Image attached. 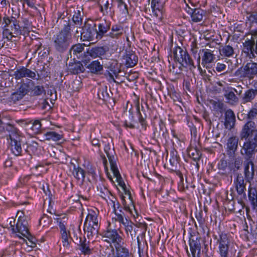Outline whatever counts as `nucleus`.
Listing matches in <instances>:
<instances>
[{
    "instance_id": "61",
    "label": "nucleus",
    "mask_w": 257,
    "mask_h": 257,
    "mask_svg": "<svg viewBox=\"0 0 257 257\" xmlns=\"http://www.w3.org/2000/svg\"><path fill=\"white\" fill-rule=\"evenodd\" d=\"M178 190L181 192H185L189 188V186L187 182V178L184 181V178L183 180H180L178 182Z\"/></svg>"
},
{
    "instance_id": "38",
    "label": "nucleus",
    "mask_w": 257,
    "mask_h": 257,
    "mask_svg": "<svg viewBox=\"0 0 257 257\" xmlns=\"http://www.w3.org/2000/svg\"><path fill=\"white\" fill-rule=\"evenodd\" d=\"M135 105L137 110V113L138 116V120L139 123L141 124L142 126V128L144 130L146 131L148 126V122L146 120L147 118V114L144 113V114H142L140 109V104L139 100H137L135 102Z\"/></svg>"
},
{
    "instance_id": "43",
    "label": "nucleus",
    "mask_w": 257,
    "mask_h": 257,
    "mask_svg": "<svg viewBox=\"0 0 257 257\" xmlns=\"http://www.w3.org/2000/svg\"><path fill=\"white\" fill-rule=\"evenodd\" d=\"M242 165V160L241 158H236L232 162L228 163V168L230 172L234 173L239 170Z\"/></svg>"
},
{
    "instance_id": "50",
    "label": "nucleus",
    "mask_w": 257,
    "mask_h": 257,
    "mask_svg": "<svg viewBox=\"0 0 257 257\" xmlns=\"http://www.w3.org/2000/svg\"><path fill=\"white\" fill-rule=\"evenodd\" d=\"M46 140H53L59 141L63 138V135L55 132L49 131L44 133Z\"/></svg>"
},
{
    "instance_id": "26",
    "label": "nucleus",
    "mask_w": 257,
    "mask_h": 257,
    "mask_svg": "<svg viewBox=\"0 0 257 257\" xmlns=\"http://www.w3.org/2000/svg\"><path fill=\"white\" fill-rule=\"evenodd\" d=\"M124 64L126 67H133L136 65L138 62V57L136 53L132 50H126L123 56Z\"/></svg>"
},
{
    "instance_id": "17",
    "label": "nucleus",
    "mask_w": 257,
    "mask_h": 257,
    "mask_svg": "<svg viewBox=\"0 0 257 257\" xmlns=\"http://www.w3.org/2000/svg\"><path fill=\"white\" fill-rule=\"evenodd\" d=\"M111 23L109 20L104 19L97 24L98 30L97 29L96 40H101L104 37H108Z\"/></svg>"
},
{
    "instance_id": "6",
    "label": "nucleus",
    "mask_w": 257,
    "mask_h": 257,
    "mask_svg": "<svg viewBox=\"0 0 257 257\" xmlns=\"http://www.w3.org/2000/svg\"><path fill=\"white\" fill-rule=\"evenodd\" d=\"M247 182H249L244 178L242 174L236 173L233 182L236 194H235L234 196H232L231 199L228 198L230 201H232L234 199L236 200L237 203L241 205L243 208L245 205L244 200H246L247 198L246 187Z\"/></svg>"
},
{
    "instance_id": "8",
    "label": "nucleus",
    "mask_w": 257,
    "mask_h": 257,
    "mask_svg": "<svg viewBox=\"0 0 257 257\" xmlns=\"http://www.w3.org/2000/svg\"><path fill=\"white\" fill-rule=\"evenodd\" d=\"M95 20L86 18L80 28L81 40L83 41H92L96 39L97 23Z\"/></svg>"
},
{
    "instance_id": "30",
    "label": "nucleus",
    "mask_w": 257,
    "mask_h": 257,
    "mask_svg": "<svg viewBox=\"0 0 257 257\" xmlns=\"http://www.w3.org/2000/svg\"><path fill=\"white\" fill-rule=\"evenodd\" d=\"M108 50V47L106 46L99 47L95 46L88 48V53L91 56L92 58H96L105 55Z\"/></svg>"
},
{
    "instance_id": "23",
    "label": "nucleus",
    "mask_w": 257,
    "mask_h": 257,
    "mask_svg": "<svg viewBox=\"0 0 257 257\" xmlns=\"http://www.w3.org/2000/svg\"><path fill=\"white\" fill-rule=\"evenodd\" d=\"M242 76L246 77L249 80L252 79L254 77H257V63L248 62L243 67Z\"/></svg>"
},
{
    "instance_id": "64",
    "label": "nucleus",
    "mask_w": 257,
    "mask_h": 257,
    "mask_svg": "<svg viewBox=\"0 0 257 257\" xmlns=\"http://www.w3.org/2000/svg\"><path fill=\"white\" fill-rule=\"evenodd\" d=\"M247 19L251 25H257V11L250 13Z\"/></svg>"
},
{
    "instance_id": "15",
    "label": "nucleus",
    "mask_w": 257,
    "mask_h": 257,
    "mask_svg": "<svg viewBox=\"0 0 257 257\" xmlns=\"http://www.w3.org/2000/svg\"><path fill=\"white\" fill-rule=\"evenodd\" d=\"M102 236L103 237L108 238L110 241H107L112 243L114 246L124 240V239L119 234L117 230L116 229H111L107 227L106 230L102 232Z\"/></svg>"
},
{
    "instance_id": "4",
    "label": "nucleus",
    "mask_w": 257,
    "mask_h": 257,
    "mask_svg": "<svg viewBox=\"0 0 257 257\" xmlns=\"http://www.w3.org/2000/svg\"><path fill=\"white\" fill-rule=\"evenodd\" d=\"M20 21L13 16L5 14L3 21V34L8 39L12 40L13 37H18L22 34V28Z\"/></svg>"
},
{
    "instance_id": "36",
    "label": "nucleus",
    "mask_w": 257,
    "mask_h": 257,
    "mask_svg": "<svg viewBox=\"0 0 257 257\" xmlns=\"http://www.w3.org/2000/svg\"><path fill=\"white\" fill-rule=\"evenodd\" d=\"M77 249L81 251V254L84 255H89L92 252V249L90 247V242L87 241L84 237L83 240L80 241L78 244H76Z\"/></svg>"
},
{
    "instance_id": "44",
    "label": "nucleus",
    "mask_w": 257,
    "mask_h": 257,
    "mask_svg": "<svg viewBox=\"0 0 257 257\" xmlns=\"http://www.w3.org/2000/svg\"><path fill=\"white\" fill-rule=\"evenodd\" d=\"M88 221H89V223H91L92 224V225H98L97 214L94 210L92 209L88 210V213L86 216L84 223V226L86 224Z\"/></svg>"
},
{
    "instance_id": "25",
    "label": "nucleus",
    "mask_w": 257,
    "mask_h": 257,
    "mask_svg": "<svg viewBox=\"0 0 257 257\" xmlns=\"http://www.w3.org/2000/svg\"><path fill=\"white\" fill-rule=\"evenodd\" d=\"M115 205L114 202H113V212L117 217L116 220L124 225L125 232L127 234H128V232L131 233L134 229V223L132 221L128 220L127 218H125L124 220L123 218L124 213L118 214L117 213L115 210Z\"/></svg>"
},
{
    "instance_id": "46",
    "label": "nucleus",
    "mask_w": 257,
    "mask_h": 257,
    "mask_svg": "<svg viewBox=\"0 0 257 257\" xmlns=\"http://www.w3.org/2000/svg\"><path fill=\"white\" fill-rule=\"evenodd\" d=\"M217 169L219 170L218 174L221 176H227L226 169L228 167V163L224 158H221L218 162Z\"/></svg>"
},
{
    "instance_id": "48",
    "label": "nucleus",
    "mask_w": 257,
    "mask_h": 257,
    "mask_svg": "<svg viewBox=\"0 0 257 257\" xmlns=\"http://www.w3.org/2000/svg\"><path fill=\"white\" fill-rule=\"evenodd\" d=\"M256 94L255 91L253 89H249L247 90L241 98L242 103H246L251 102L253 100L255 97Z\"/></svg>"
},
{
    "instance_id": "40",
    "label": "nucleus",
    "mask_w": 257,
    "mask_h": 257,
    "mask_svg": "<svg viewBox=\"0 0 257 257\" xmlns=\"http://www.w3.org/2000/svg\"><path fill=\"white\" fill-rule=\"evenodd\" d=\"M232 88L227 87V88H224L223 89L224 93V96L227 100V102L231 104H235L238 101V97L235 95L234 92L230 89H232Z\"/></svg>"
},
{
    "instance_id": "51",
    "label": "nucleus",
    "mask_w": 257,
    "mask_h": 257,
    "mask_svg": "<svg viewBox=\"0 0 257 257\" xmlns=\"http://www.w3.org/2000/svg\"><path fill=\"white\" fill-rule=\"evenodd\" d=\"M128 120H126L124 121V126L126 127L134 129L135 128V126L133 124V122L135 121V117L134 115V110L132 104L131 105V108H130L128 110Z\"/></svg>"
},
{
    "instance_id": "45",
    "label": "nucleus",
    "mask_w": 257,
    "mask_h": 257,
    "mask_svg": "<svg viewBox=\"0 0 257 257\" xmlns=\"http://www.w3.org/2000/svg\"><path fill=\"white\" fill-rule=\"evenodd\" d=\"M210 103L212 105L213 110L218 114H222L225 110V104L219 100H210Z\"/></svg>"
},
{
    "instance_id": "14",
    "label": "nucleus",
    "mask_w": 257,
    "mask_h": 257,
    "mask_svg": "<svg viewBox=\"0 0 257 257\" xmlns=\"http://www.w3.org/2000/svg\"><path fill=\"white\" fill-rule=\"evenodd\" d=\"M115 251L113 250L112 255L110 257H133L130 251L127 244L123 241L116 244L114 246Z\"/></svg>"
},
{
    "instance_id": "63",
    "label": "nucleus",
    "mask_w": 257,
    "mask_h": 257,
    "mask_svg": "<svg viewBox=\"0 0 257 257\" xmlns=\"http://www.w3.org/2000/svg\"><path fill=\"white\" fill-rule=\"evenodd\" d=\"M124 77L130 82L136 80L139 77V73L136 71H131L128 73H125Z\"/></svg>"
},
{
    "instance_id": "3",
    "label": "nucleus",
    "mask_w": 257,
    "mask_h": 257,
    "mask_svg": "<svg viewBox=\"0 0 257 257\" xmlns=\"http://www.w3.org/2000/svg\"><path fill=\"white\" fill-rule=\"evenodd\" d=\"M55 50L59 53H64L68 49L72 42V32L62 27L58 33L53 38Z\"/></svg>"
},
{
    "instance_id": "24",
    "label": "nucleus",
    "mask_w": 257,
    "mask_h": 257,
    "mask_svg": "<svg viewBox=\"0 0 257 257\" xmlns=\"http://www.w3.org/2000/svg\"><path fill=\"white\" fill-rule=\"evenodd\" d=\"M11 75L14 76L15 78L17 80L20 79L23 77H29L35 79L36 76L35 72L24 66L17 69Z\"/></svg>"
},
{
    "instance_id": "56",
    "label": "nucleus",
    "mask_w": 257,
    "mask_h": 257,
    "mask_svg": "<svg viewBox=\"0 0 257 257\" xmlns=\"http://www.w3.org/2000/svg\"><path fill=\"white\" fill-rule=\"evenodd\" d=\"M38 147V144L35 141H32L31 143L27 145V148L25 150V151L28 155H32L37 151Z\"/></svg>"
},
{
    "instance_id": "34",
    "label": "nucleus",
    "mask_w": 257,
    "mask_h": 257,
    "mask_svg": "<svg viewBox=\"0 0 257 257\" xmlns=\"http://www.w3.org/2000/svg\"><path fill=\"white\" fill-rule=\"evenodd\" d=\"M69 71L73 74H78L85 71V66L80 61L70 62L68 65Z\"/></svg>"
},
{
    "instance_id": "28",
    "label": "nucleus",
    "mask_w": 257,
    "mask_h": 257,
    "mask_svg": "<svg viewBox=\"0 0 257 257\" xmlns=\"http://www.w3.org/2000/svg\"><path fill=\"white\" fill-rule=\"evenodd\" d=\"M257 35L251 36V39H247L243 43L244 48L247 51V52H250L251 54L257 55V45H256Z\"/></svg>"
},
{
    "instance_id": "33",
    "label": "nucleus",
    "mask_w": 257,
    "mask_h": 257,
    "mask_svg": "<svg viewBox=\"0 0 257 257\" xmlns=\"http://www.w3.org/2000/svg\"><path fill=\"white\" fill-rule=\"evenodd\" d=\"M88 69V72L96 75L101 74L103 71V65L97 60H93L89 63L85 67Z\"/></svg>"
},
{
    "instance_id": "22",
    "label": "nucleus",
    "mask_w": 257,
    "mask_h": 257,
    "mask_svg": "<svg viewBox=\"0 0 257 257\" xmlns=\"http://www.w3.org/2000/svg\"><path fill=\"white\" fill-rule=\"evenodd\" d=\"M185 11L188 14L190 15L192 21L195 23L201 21L205 14V11L202 9L192 8L188 4H186Z\"/></svg>"
},
{
    "instance_id": "27",
    "label": "nucleus",
    "mask_w": 257,
    "mask_h": 257,
    "mask_svg": "<svg viewBox=\"0 0 257 257\" xmlns=\"http://www.w3.org/2000/svg\"><path fill=\"white\" fill-rule=\"evenodd\" d=\"M202 53L203 55L202 56V62L201 64L203 67L207 66V65L209 64L214 62L215 59V55H214L209 49H202L200 50L199 54Z\"/></svg>"
},
{
    "instance_id": "53",
    "label": "nucleus",
    "mask_w": 257,
    "mask_h": 257,
    "mask_svg": "<svg viewBox=\"0 0 257 257\" xmlns=\"http://www.w3.org/2000/svg\"><path fill=\"white\" fill-rule=\"evenodd\" d=\"M62 242L64 247L68 248L71 242V236L69 231L61 233Z\"/></svg>"
},
{
    "instance_id": "42",
    "label": "nucleus",
    "mask_w": 257,
    "mask_h": 257,
    "mask_svg": "<svg viewBox=\"0 0 257 257\" xmlns=\"http://www.w3.org/2000/svg\"><path fill=\"white\" fill-rule=\"evenodd\" d=\"M72 174L74 178L77 180H81L82 182L84 181L85 178V171L80 166H76L74 165Z\"/></svg>"
},
{
    "instance_id": "20",
    "label": "nucleus",
    "mask_w": 257,
    "mask_h": 257,
    "mask_svg": "<svg viewBox=\"0 0 257 257\" xmlns=\"http://www.w3.org/2000/svg\"><path fill=\"white\" fill-rule=\"evenodd\" d=\"M22 138L20 134L16 137L13 136V138L10 139L11 151L16 156L22 155Z\"/></svg>"
},
{
    "instance_id": "16",
    "label": "nucleus",
    "mask_w": 257,
    "mask_h": 257,
    "mask_svg": "<svg viewBox=\"0 0 257 257\" xmlns=\"http://www.w3.org/2000/svg\"><path fill=\"white\" fill-rule=\"evenodd\" d=\"M239 138L236 136L229 137L226 144V153L230 158H234L238 149Z\"/></svg>"
},
{
    "instance_id": "11",
    "label": "nucleus",
    "mask_w": 257,
    "mask_h": 257,
    "mask_svg": "<svg viewBox=\"0 0 257 257\" xmlns=\"http://www.w3.org/2000/svg\"><path fill=\"white\" fill-rule=\"evenodd\" d=\"M107 69L104 72L103 75L108 81L116 83L115 80L117 78L119 73L121 72L120 67L116 61L109 62L108 66L105 67Z\"/></svg>"
},
{
    "instance_id": "47",
    "label": "nucleus",
    "mask_w": 257,
    "mask_h": 257,
    "mask_svg": "<svg viewBox=\"0 0 257 257\" xmlns=\"http://www.w3.org/2000/svg\"><path fill=\"white\" fill-rule=\"evenodd\" d=\"M45 94V90L43 86L37 85L35 86V83L33 84V86L31 90L30 91L29 95L31 97L40 96L43 94Z\"/></svg>"
},
{
    "instance_id": "29",
    "label": "nucleus",
    "mask_w": 257,
    "mask_h": 257,
    "mask_svg": "<svg viewBox=\"0 0 257 257\" xmlns=\"http://www.w3.org/2000/svg\"><path fill=\"white\" fill-rule=\"evenodd\" d=\"M225 121L224 125L226 128L231 129L234 127L235 123V113L231 109H227L224 113Z\"/></svg>"
},
{
    "instance_id": "62",
    "label": "nucleus",
    "mask_w": 257,
    "mask_h": 257,
    "mask_svg": "<svg viewBox=\"0 0 257 257\" xmlns=\"http://www.w3.org/2000/svg\"><path fill=\"white\" fill-rule=\"evenodd\" d=\"M169 95L171 97V98L173 99L174 101H179L181 102V98L180 95L179 93H178L174 88L171 89L168 92Z\"/></svg>"
},
{
    "instance_id": "37",
    "label": "nucleus",
    "mask_w": 257,
    "mask_h": 257,
    "mask_svg": "<svg viewBox=\"0 0 257 257\" xmlns=\"http://www.w3.org/2000/svg\"><path fill=\"white\" fill-rule=\"evenodd\" d=\"M85 45L81 43H77L73 45L69 49L68 53L71 56L72 53L74 56L79 59L82 55L84 50Z\"/></svg>"
},
{
    "instance_id": "57",
    "label": "nucleus",
    "mask_w": 257,
    "mask_h": 257,
    "mask_svg": "<svg viewBox=\"0 0 257 257\" xmlns=\"http://www.w3.org/2000/svg\"><path fill=\"white\" fill-rule=\"evenodd\" d=\"M52 223V219L47 214H44L39 219V225L43 227H48Z\"/></svg>"
},
{
    "instance_id": "54",
    "label": "nucleus",
    "mask_w": 257,
    "mask_h": 257,
    "mask_svg": "<svg viewBox=\"0 0 257 257\" xmlns=\"http://www.w3.org/2000/svg\"><path fill=\"white\" fill-rule=\"evenodd\" d=\"M257 115V107H252L251 109L249 110V111L248 112V113L246 115V118L248 119V120L246 121V123H245L243 126H242V128L241 129V131L242 130L244 126L248 122H251L252 123L254 122V124L255 125V126L257 127V125L255 123V122L252 120L255 117H256Z\"/></svg>"
},
{
    "instance_id": "35",
    "label": "nucleus",
    "mask_w": 257,
    "mask_h": 257,
    "mask_svg": "<svg viewBox=\"0 0 257 257\" xmlns=\"http://www.w3.org/2000/svg\"><path fill=\"white\" fill-rule=\"evenodd\" d=\"M247 197L252 209L257 210V190L250 185L248 188Z\"/></svg>"
},
{
    "instance_id": "31",
    "label": "nucleus",
    "mask_w": 257,
    "mask_h": 257,
    "mask_svg": "<svg viewBox=\"0 0 257 257\" xmlns=\"http://www.w3.org/2000/svg\"><path fill=\"white\" fill-rule=\"evenodd\" d=\"M99 7L100 12L103 15H107L111 12L113 0H95Z\"/></svg>"
},
{
    "instance_id": "18",
    "label": "nucleus",
    "mask_w": 257,
    "mask_h": 257,
    "mask_svg": "<svg viewBox=\"0 0 257 257\" xmlns=\"http://www.w3.org/2000/svg\"><path fill=\"white\" fill-rule=\"evenodd\" d=\"M97 94L98 98L102 100L105 104L111 103V101L114 104V99L112 97L113 94L106 86H100L97 90Z\"/></svg>"
},
{
    "instance_id": "2",
    "label": "nucleus",
    "mask_w": 257,
    "mask_h": 257,
    "mask_svg": "<svg viewBox=\"0 0 257 257\" xmlns=\"http://www.w3.org/2000/svg\"><path fill=\"white\" fill-rule=\"evenodd\" d=\"M67 12L62 13H59L58 20H60L62 27L66 28L70 32H72L75 28L76 33H78V28H80L83 24V12L77 8L74 10L73 15H70Z\"/></svg>"
},
{
    "instance_id": "52",
    "label": "nucleus",
    "mask_w": 257,
    "mask_h": 257,
    "mask_svg": "<svg viewBox=\"0 0 257 257\" xmlns=\"http://www.w3.org/2000/svg\"><path fill=\"white\" fill-rule=\"evenodd\" d=\"M219 52L221 56L227 57H232L234 54V49L229 45L223 46L219 49Z\"/></svg>"
},
{
    "instance_id": "41",
    "label": "nucleus",
    "mask_w": 257,
    "mask_h": 257,
    "mask_svg": "<svg viewBox=\"0 0 257 257\" xmlns=\"http://www.w3.org/2000/svg\"><path fill=\"white\" fill-rule=\"evenodd\" d=\"M111 31L109 32L108 37L113 39H118L122 34L123 27L119 24L112 25L110 28Z\"/></svg>"
},
{
    "instance_id": "10",
    "label": "nucleus",
    "mask_w": 257,
    "mask_h": 257,
    "mask_svg": "<svg viewBox=\"0 0 257 257\" xmlns=\"http://www.w3.org/2000/svg\"><path fill=\"white\" fill-rule=\"evenodd\" d=\"M101 142L104 145V151L106 153L107 157L109 160L110 167H113L116 164L117 160L114 148H111V145H113V140L111 138H107L104 137L102 138Z\"/></svg>"
},
{
    "instance_id": "39",
    "label": "nucleus",
    "mask_w": 257,
    "mask_h": 257,
    "mask_svg": "<svg viewBox=\"0 0 257 257\" xmlns=\"http://www.w3.org/2000/svg\"><path fill=\"white\" fill-rule=\"evenodd\" d=\"M180 161V158L178 154V152L175 150L171 151L169 160L170 164L168 169L170 171L178 168V166H179Z\"/></svg>"
},
{
    "instance_id": "19",
    "label": "nucleus",
    "mask_w": 257,
    "mask_h": 257,
    "mask_svg": "<svg viewBox=\"0 0 257 257\" xmlns=\"http://www.w3.org/2000/svg\"><path fill=\"white\" fill-rule=\"evenodd\" d=\"M201 238L200 237L190 234L189 240V245L193 257H196L195 255L196 252L197 257H199V255L200 254L201 248Z\"/></svg>"
},
{
    "instance_id": "9",
    "label": "nucleus",
    "mask_w": 257,
    "mask_h": 257,
    "mask_svg": "<svg viewBox=\"0 0 257 257\" xmlns=\"http://www.w3.org/2000/svg\"><path fill=\"white\" fill-rule=\"evenodd\" d=\"M34 83V82L30 79L26 82L21 83L17 90L11 94L10 97L11 100L16 102L23 99L26 95L30 93Z\"/></svg>"
},
{
    "instance_id": "7",
    "label": "nucleus",
    "mask_w": 257,
    "mask_h": 257,
    "mask_svg": "<svg viewBox=\"0 0 257 257\" xmlns=\"http://www.w3.org/2000/svg\"><path fill=\"white\" fill-rule=\"evenodd\" d=\"M213 237L216 240L219 257H230V252L232 248V243L229 234L224 231H220L218 232V236L213 234Z\"/></svg>"
},
{
    "instance_id": "32",
    "label": "nucleus",
    "mask_w": 257,
    "mask_h": 257,
    "mask_svg": "<svg viewBox=\"0 0 257 257\" xmlns=\"http://www.w3.org/2000/svg\"><path fill=\"white\" fill-rule=\"evenodd\" d=\"M187 152L188 156L196 163V165L198 167V162L200 160L202 155L201 150L196 146H191L187 149Z\"/></svg>"
},
{
    "instance_id": "13",
    "label": "nucleus",
    "mask_w": 257,
    "mask_h": 257,
    "mask_svg": "<svg viewBox=\"0 0 257 257\" xmlns=\"http://www.w3.org/2000/svg\"><path fill=\"white\" fill-rule=\"evenodd\" d=\"M153 138L157 141H165V142H167L169 139V133L165 123L162 120L159 122L158 127L155 128L153 134Z\"/></svg>"
},
{
    "instance_id": "49",
    "label": "nucleus",
    "mask_w": 257,
    "mask_h": 257,
    "mask_svg": "<svg viewBox=\"0 0 257 257\" xmlns=\"http://www.w3.org/2000/svg\"><path fill=\"white\" fill-rule=\"evenodd\" d=\"M111 170L113 172L114 176L116 178V181L118 185L123 189L126 188V185L123 181L122 177L119 173L117 165L110 167Z\"/></svg>"
},
{
    "instance_id": "60",
    "label": "nucleus",
    "mask_w": 257,
    "mask_h": 257,
    "mask_svg": "<svg viewBox=\"0 0 257 257\" xmlns=\"http://www.w3.org/2000/svg\"><path fill=\"white\" fill-rule=\"evenodd\" d=\"M195 217L199 224V226L203 228L205 223V218L203 216V211L200 210L199 211L195 212Z\"/></svg>"
},
{
    "instance_id": "55",
    "label": "nucleus",
    "mask_w": 257,
    "mask_h": 257,
    "mask_svg": "<svg viewBox=\"0 0 257 257\" xmlns=\"http://www.w3.org/2000/svg\"><path fill=\"white\" fill-rule=\"evenodd\" d=\"M98 229V225H92L91 223H89L88 226L86 227H84V230L85 232H87V236L89 237V236H93L94 234H97Z\"/></svg>"
},
{
    "instance_id": "5",
    "label": "nucleus",
    "mask_w": 257,
    "mask_h": 257,
    "mask_svg": "<svg viewBox=\"0 0 257 257\" xmlns=\"http://www.w3.org/2000/svg\"><path fill=\"white\" fill-rule=\"evenodd\" d=\"M173 57L176 65L179 64L178 68L181 70L189 69L190 70L196 68L193 59L184 48L176 46L173 49Z\"/></svg>"
},
{
    "instance_id": "12",
    "label": "nucleus",
    "mask_w": 257,
    "mask_h": 257,
    "mask_svg": "<svg viewBox=\"0 0 257 257\" xmlns=\"http://www.w3.org/2000/svg\"><path fill=\"white\" fill-rule=\"evenodd\" d=\"M8 133V139L13 138L21 134L19 130L14 125L7 122L6 118L0 116V133Z\"/></svg>"
},
{
    "instance_id": "59",
    "label": "nucleus",
    "mask_w": 257,
    "mask_h": 257,
    "mask_svg": "<svg viewBox=\"0 0 257 257\" xmlns=\"http://www.w3.org/2000/svg\"><path fill=\"white\" fill-rule=\"evenodd\" d=\"M87 173L89 176H91L92 180L93 182L97 181V175L96 173V168L95 167L92 165H87Z\"/></svg>"
},
{
    "instance_id": "58",
    "label": "nucleus",
    "mask_w": 257,
    "mask_h": 257,
    "mask_svg": "<svg viewBox=\"0 0 257 257\" xmlns=\"http://www.w3.org/2000/svg\"><path fill=\"white\" fill-rule=\"evenodd\" d=\"M91 56L88 53V49L86 52H83L82 55L78 59L80 60L81 63H83L85 67L87 66L89 63L91 62Z\"/></svg>"
},
{
    "instance_id": "1",
    "label": "nucleus",
    "mask_w": 257,
    "mask_h": 257,
    "mask_svg": "<svg viewBox=\"0 0 257 257\" xmlns=\"http://www.w3.org/2000/svg\"><path fill=\"white\" fill-rule=\"evenodd\" d=\"M241 140L244 141L241 154L244 155L243 164L244 178L250 182L254 176V164L253 162L257 152V127L254 123L248 122L239 133Z\"/></svg>"
},
{
    "instance_id": "21",
    "label": "nucleus",
    "mask_w": 257,
    "mask_h": 257,
    "mask_svg": "<svg viewBox=\"0 0 257 257\" xmlns=\"http://www.w3.org/2000/svg\"><path fill=\"white\" fill-rule=\"evenodd\" d=\"M19 232L23 236H28L30 235V232L28 228V221L24 218L20 216L16 223L15 229L13 228V233Z\"/></svg>"
}]
</instances>
